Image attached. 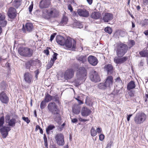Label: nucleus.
Segmentation results:
<instances>
[{
	"mask_svg": "<svg viewBox=\"0 0 148 148\" xmlns=\"http://www.w3.org/2000/svg\"><path fill=\"white\" fill-rule=\"evenodd\" d=\"M47 108L49 112L52 114L54 121L59 124H61L62 118L60 113V110L56 104L54 102H50Z\"/></svg>",
	"mask_w": 148,
	"mask_h": 148,
	"instance_id": "obj_1",
	"label": "nucleus"
},
{
	"mask_svg": "<svg viewBox=\"0 0 148 148\" xmlns=\"http://www.w3.org/2000/svg\"><path fill=\"white\" fill-rule=\"evenodd\" d=\"M116 55L118 57L123 56L127 52L128 50V47L125 44L121 42L116 44Z\"/></svg>",
	"mask_w": 148,
	"mask_h": 148,
	"instance_id": "obj_2",
	"label": "nucleus"
},
{
	"mask_svg": "<svg viewBox=\"0 0 148 148\" xmlns=\"http://www.w3.org/2000/svg\"><path fill=\"white\" fill-rule=\"evenodd\" d=\"M74 66L77 68L76 71H77L76 76L77 78L79 80H82L86 78L87 72L86 68L82 66L79 68L78 65H74Z\"/></svg>",
	"mask_w": 148,
	"mask_h": 148,
	"instance_id": "obj_3",
	"label": "nucleus"
},
{
	"mask_svg": "<svg viewBox=\"0 0 148 148\" xmlns=\"http://www.w3.org/2000/svg\"><path fill=\"white\" fill-rule=\"evenodd\" d=\"M19 53L21 56L28 57H31L33 54L32 49L27 47H22L18 50Z\"/></svg>",
	"mask_w": 148,
	"mask_h": 148,
	"instance_id": "obj_4",
	"label": "nucleus"
},
{
	"mask_svg": "<svg viewBox=\"0 0 148 148\" xmlns=\"http://www.w3.org/2000/svg\"><path fill=\"white\" fill-rule=\"evenodd\" d=\"M44 12H46L47 14L45 16L44 12L43 15L47 19L51 17H55L57 16L59 13L58 11L54 8H51L49 11L46 9L44 11Z\"/></svg>",
	"mask_w": 148,
	"mask_h": 148,
	"instance_id": "obj_5",
	"label": "nucleus"
},
{
	"mask_svg": "<svg viewBox=\"0 0 148 148\" xmlns=\"http://www.w3.org/2000/svg\"><path fill=\"white\" fill-rule=\"evenodd\" d=\"M146 119V115L143 113L137 114L134 118V121L137 124H140L143 123Z\"/></svg>",
	"mask_w": 148,
	"mask_h": 148,
	"instance_id": "obj_6",
	"label": "nucleus"
},
{
	"mask_svg": "<svg viewBox=\"0 0 148 148\" xmlns=\"http://www.w3.org/2000/svg\"><path fill=\"white\" fill-rule=\"evenodd\" d=\"M77 68L74 66V65L71 67V68L66 70L65 72L64 77L66 80L72 78L74 75V73Z\"/></svg>",
	"mask_w": 148,
	"mask_h": 148,
	"instance_id": "obj_7",
	"label": "nucleus"
},
{
	"mask_svg": "<svg viewBox=\"0 0 148 148\" xmlns=\"http://www.w3.org/2000/svg\"><path fill=\"white\" fill-rule=\"evenodd\" d=\"M63 46L66 47V49H67L70 48L72 47V49L73 50H74L76 47L75 41L74 40L68 37L65 40L64 45Z\"/></svg>",
	"mask_w": 148,
	"mask_h": 148,
	"instance_id": "obj_8",
	"label": "nucleus"
},
{
	"mask_svg": "<svg viewBox=\"0 0 148 148\" xmlns=\"http://www.w3.org/2000/svg\"><path fill=\"white\" fill-rule=\"evenodd\" d=\"M89 77L90 80L92 82H97L100 81L101 79L98 73L92 70L89 73Z\"/></svg>",
	"mask_w": 148,
	"mask_h": 148,
	"instance_id": "obj_9",
	"label": "nucleus"
},
{
	"mask_svg": "<svg viewBox=\"0 0 148 148\" xmlns=\"http://www.w3.org/2000/svg\"><path fill=\"white\" fill-rule=\"evenodd\" d=\"M55 140L57 144L59 146H63L64 145V135L61 133H58L55 136Z\"/></svg>",
	"mask_w": 148,
	"mask_h": 148,
	"instance_id": "obj_10",
	"label": "nucleus"
},
{
	"mask_svg": "<svg viewBox=\"0 0 148 148\" xmlns=\"http://www.w3.org/2000/svg\"><path fill=\"white\" fill-rule=\"evenodd\" d=\"M11 130L10 127L3 126L0 128V132L2 137L5 138L8 135V132Z\"/></svg>",
	"mask_w": 148,
	"mask_h": 148,
	"instance_id": "obj_11",
	"label": "nucleus"
},
{
	"mask_svg": "<svg viewBox=\"0 0 148 148\" xmlns=\"http://www.w3.org/2000/svg\"><path fill=\"white\" fill-rule=\"evenodd\" d=\"M113 18L112 14L109 13H105L102 16V19L105 22H108L112 20Z\"/></svg>",
	"mask_w": 148,
	"mask_h": 148,
	"instance_id": "obj_12",
	"label": "nucleus"
},
{
	"mask_svg": "<svg viewBox=\"0 0 148 148\" xmlns=\"http://www.w3.org/2000/svg\"><path fill=\"white\" fill-rule=\"evenodd\" d=\"M0 100L2 103L5 104L8 102V97L4 92H2L0 93Z\"/></svg>",
	"mask_w": 148,
	"mask_h": 148,
	"instance_id": "obj_13",
	"label": "nucleus"
},
{
	"mask_svg": "<svg viewBox=\"0 0 148 148\" xmlns=\"http://www.w3.org/2000/svg\"><path fill=\"white\" fill-rule=\"evenodd\" d=\"M88 61L91 65H97L98 62L97 58L95 56L92 55L88 57Z\"/></svg>",
	"mask_w": 148,
	"mask_h": 148,
	"instance_id": "obj_14",
	"label": "nucleus"
},
{
	"mask_svg": "<svg viewBox=\"0 0 148 148\" xmlns=\"http://www.w3.org/2000/svg\"><path fill=\"white\" fill-rule=\"evenodd\" d=\"M16 9L13 8H10L8 12V14L9 18L11 19L14 18L16 15Z\"/></svg>",
	"mask_w": 148,
	"mask_h": 148,
	"instance_id": "obj_15",
	"label": "nucleus"
},
{
	"mask_svg": "<svg viewBox=\"0 0 148 148\" xmlns=\"http://www.w3.org/2000/svg\"><path fill=\"white\" fill-rule=\"evenodd\" d=\"M32 75L29 72H26L24 75V79L25 81L28 84H30L33 81Z\"/></svg>",
	"mask_w": 148,
	"mask_h": 148,
	"instance_id": "obj_16",
	"label": "nucleus"
},
{
	"mask_svg": "<svg viewBox=\"0 0 148 148\" xmlns=\"http://www.w3.org/2000/svg\"><path fill=\"white\" fill-rule=\"evenodd\" d=\"M77 12L78 15L81 16L88 17L89 16L88 12L85 9H79L78 10Z\"/></svg>",
	"mask_w": 148,
	"mask_h": 148,
	"instance_id": "obj_17",
	"label": "nucleus"
},
{
	"mask_svg": "<svg viewBox=\"0 0 148 148\" xmlns=\"http://www.w3.org/2000/svg\"><path fill=\"white\" fill-rule=\"evenodd\" d=\"M113 77L111 76H108L106 79L105 84L107 87L111 88L113 85Z\"/></svg>",
	"mask_w": 148,
	"mask_h": 148,
	"instance_id": "obj_18",
	"label": "nucleus"
},
{
	"mask_svg": "<svg viewBox=\"0 0 148 148\" xmlns=\"http://www.w3.org/2000/svg\"><path fill=\"white\" fill-rule=\"evenodd\" d=\"M81 112L82 116H87L91 114V111L87 107H84L82 108Z\"/></svg>",
	"mask_w": 148,
	"mask_h": 148,
	"instance_id": "obj_19",
	"label": "nucleus"
},
{
	"mask_svg": "<svg viewBox=\"0 0 148 148\" xmlns=\"http://www.w3.org/2000/svg\"><path fill=\"white\" fill-rule=\"evenodd\" d=\"M65 39L62 36L59 35L56 37V41L57 43L60 45H64Z\"/></svg>",
	"mask_w": 148,
	"mask_h": 148,
	"instance_id": "obj_20",
	"label": "nucleus"
},
{
	"mask_svg": "<svg viewBox=\"0 0 148 148\" xmlns=\"http://www.w3.org/2000/svg\"><path fill=\"white\" fill-rule=\"evenodd\" d=\"M49 5V2L48 0H42L40 3V8H47Z\"/></svg>",
	"mask_w": 148,
	"mask_h": 148,
	"instance_id": "obj_21",
	"label": "nucleus"
},
{
	"mask_svg": "<svg viewBox=\"0 0 148 148\" xmlns=\"http://www.w3.org/2000/svg\"><path fill=\"white\" fill-rule=\"evenodd\" d=\"M80 106L79 105H74L72 108L73 112L75 114H78L80 112Z\"/></svg>",
	"mask_w": 148,
	"mask_h": 148,
	"instance_id": "obj_22",
	"label": "nucleus"
},
{
	"mask_svg": "<svg viewBox=\"0 0 148 148\" xmlns=\"http://www.w3.org/2000/svg\"><path fill=\"white\" fill-rule=\"evenodd\" d=\"M77 58L81 63H84L86 61V56L85 55H79Z\"/></svg>",
	"mask_w": 148,
	"mask_h": 148,
	"instance_id": "obj_23",
	"label": "nucleus"
},
{
	"mask_svg": "<svg viewBox=\"0 0 148 148\" xmlns=\"http://www.w3.org/2000/svg\"><path fill=\"white\" fill-rule=\"evenodd\" d=\"M135 87L136 85L134 82L132 80L128 84L127 89L128 90H130L135 88Z\"/></svg>",
	"mask_w": 148,
	"mask_h": 148,
	"instance_id": "obj_24",
	"label": "nucleus"
},
{
	"mask_svg": "<svg viewBox=\"0 0 148 148\" xmlns=\"http://www.w3.org/2000/svg\"><path fill=\"white\" fill-rule=\"evenodd\" d=\"M104 69L107 71L108 74H111L113 72V67L112 65H105Z\"/></svg>",
	"mask_w": 148,
	"mask_h": 148,
	"instance_id": "obj_25",
	"label": "nucleus"
},
{
	"mask_svg": "<svg viewBox=\"0 0 148 148\" xmlns=\"http://www.w3.org/2000/svg\"><path fill=\"white\" fill-rule=\"evenodd\" d=\"M40 61L38 59L35 60H29L27 62V63L25 65H32V64H39Z\"/></svg>",
	"mask_w": 148,
	"mask_h": 148,
	"instance_id": "obj_26",
	"label": "nucleus"
},
{
	"mask_svg": "<svg viewBox=\"0 0 148 148\" xmlns=\"http://www.w3.org/2000/svg\"><path fill=\"white\" fill-rule=\"evenodd\" d=\"M91 17L95 19H98L101 16V14L98 12H92L91 16Z\"/></svg>",
	"mask_w": 148,
	"mask_h": 148,
	"instance_id": "obj_27",
	"label": "nucleus"
},
{
	"mask_svg": "<svg viewBox=\"0 0 148 148\" xmlns=\"http://www.w3.org/2000/svg\"><path fill=\"white\" fill-rule=\"evenodd\" d=\"M16 123V119L14 118H12L6 123H8L9 126L13 127L15 126Z\"/></svg>",
	"mask_w": 148,
	"mask_h": 148,
	"instance_id": "obj_28",
	"label": "nucleus"
},
{
	"mask_svg": "<svg viewBox=\"0 0 148 148\" xmlns=\"http://www.w3.org/2000/svg\"><path fill=\"white\" fill-rule=\"evenodd\" d=\"M25 27L27 31L31 32L33 28V25L32 23H27L25 25Z\"/></svg>",
	"mask_w": 148,
	"mask_h": 148,
	"instance_id": "obj_29",
	"label": "nucleus"
},
{
	"mask_svg": "<svg viewBox=\"0 0 148 148\" xmlns=\"http://www.w3.org/2000/svg\"><path fill=\"white\" fill-rule=\"evenodd\" d=\"M21 0H15L13 3V5L17 8L21 5Z\"/></svg>",
	"mask_w": 148,
	"mask_h": 148,
	"instance_id": "obj_30",
	"label": "nucleus"
},
{
	"mask_svg": "<svg viewBox=\"0 0 148 148\" xmlns=\"http://www.w3.org/2000/svg\"><path fill=\"white\" fill-rule=\"evenodd\" d=\"M67 21L68 18L67 17L65 16H63L60 24V25L64 26L67 23Z\"/></svg>",
	"mask_w": 148,
	"mask_h": 148,
	"instance_id": "obj_31",
	"label": "nucleus"
},
{
	"mask_svg": "<svg viewBox=\"0 0 148 148\" xmlns=\"http://www.w3.org/2000/svg\"><path fill=\"white\" fill-rule=\"evenodd\" d=\"M58 54L54 52V54L53 55L52 58H51V60L50 61V62L52 65H53L55 61L57 59V56Z\"/></svg>",
	"mask_w": 148,
	"mask_h": 148,
	"instance_id": "obj_32",
	"label": "nucleus"
},
{
	"mask_svg": "<svg viewBox=\"0 0 148 148\" xmlns=\"http://www.w3.org/2000/svg\"><path fill=\"white\" fill-rule=\"evenodd\" d=\"M52 99V96H51L49 95L48 93H47L45 96L44 100L46 102H49L51 101Z\"/></svg>",
	"mask_w": 148,
	"mask_h": 148,
	"instance_id": "obj_33",
	"label": "nucleus"
},
{
	"mask_svg": "<svg viewBox=\"0 0 148 148\" xmlns=\"http://www.w3.org/2000/svg\"><path fill=\"white\" fill-rule=\"evenodd\" d=\"M55 126L53 125L50 124L49 125L46 129L47 133L48 134H49L50 131L52 130L53 129L55 128Z\"/></svg>",
	"mask_w": 148,
	"mask_h": 148,
	"instance_id": "obj_34",
	"label": "nucleus"
},
{
	"mask_svg": "<svg viewBox=\"0 0 148 148\" xmlns=\"http://www.w3.org/2000/svg\"><path fill=\"white\" fill-rule=\"evenodd\" d=\"M7 85L6 84L4 81H3L0 84V88L1 90H4L6 89Z\"/></svg>",
	"mask_w": 148,
	"mask_h": 148,
	"instance_id": "obj_35",
	"label": "nucleus"
},
{
	"mask_svg": "<svg viewBox=\"0 0 148 148\" xmlns=\"http://www.w3.org/2000/svg\"><path fill=\"white\" fill-rule=\"evenodd\" d=\"M52 100L53 101L56 102L58 104H60L59 99L58 96L57 95H56L54 96H52Z\"/></svg>",
	"mask_w": 148,
	"mask_h": 148,
	"instance_id": "obj_36",
	"label": "nucleus"
},
{
	"mask_svg": "<svg viewBox=\"0 0 148 148\" xmlns=\"http://www.w3.org/2000/svg\"><path fill=\"white\" fill-rule=\"evenodd\" d=\"M98 86L99 89L103 90L107 88L105 83H100L98 85Z\"/></svg>",
	"mask_w": 148,
	"mask_h": 148,
	"instance_id": "obj_37",
	"label": "nucleus"
},
{
	"mask_svg": "<svg viewBox=\"0 0 148 148\" xmlns=\"http://www.w3.org/2000/svg\"><path fill=\"white\" fill-rule=\"evenodd\" d=\"M90 132L91 136H95L97 135V132L93 127L91 129Z\"/></svg>",
	"mask_w": 148,
	"mask_h": 148,
	"instance_id": "obj_38",
	"label": "nucleus"
},
{
	"mask_svg": "<svg viewBox=\"0 0 148 148\" xmlns=\"http://www.w3.org/2000/svg\"><path fill=\"white\" fill-rule=\"evenodd\" d=\"M46 102L45 100L42 101L40 104V108L41 110L43 109L46 107Z\"/></svg>",
	"mask_w": 148,
	"mask_h": 148,
	"instance_id": "obj_39",
	"label": "nucleus"
},
{
	"mask_svg": "<svg viewBox=\"0 0 148 148\" xmlns=\"http://www.w3.org/2000/svg\"><path fill=\"white\" fill-rule=\"evenodd\" d=\"M73 25L75 26L76 27L78 28H80L83 27V25L79 22H75Z\"/></svg>",
	"mask_w": 148,
	"mask_h": 148,
	"instance_id": "obj_40",
	"label": "nucleus"
},
{
	"mask_svg": "<svg viewBox=\"0 0 148 148\" xmlns=\"http://www.w3.org/2000/svg\"><path fill=\"white\" fill-rule=\"evenodd\" d=\"M105 31L109 34H111L112 32V30L111 28L110 27H106L104 29Z\"/></svg>",
	"mask_w": 148,
	"mask_h": 148,
	"instance_id": "obj_41",
	"label": "nucleus"
},
{
	"mask_svg": "<svg viewBox=\"0 0 148 148\" xmlns=\"http://www.w3.org/2000/svg\"><path fill=\"white\" fill-rule=\"evenodd\" d=\"M4 123V117L2 116L0 118V127L3 126V125Z\"/></svg>",
	"mask_w": 148,
	"mask_h": 148,
	"instance_id": "obj_42",
	"label": "nucleus"
},
{
	"mask_svg": "<svg viewBox=\"0 0 148 148\" xmlns=\"http://www.w3.org/2000/svg\"><path fill=\"white\" fill-rule=\"evenodd\" d=\"M139 54L141 56L145 57L147 56V53L146 50H144L139 52Z\"/></svg>",
	"mask_w": 148,
	"mask_h": 148,
	"instance_id": "obj_43",
	"label": "nucleus"
},
{
	"mask_svg": "<svg viewBox=\"0 0 148 148\" xmlns=\"http://www.w3.org/2000/svg\"><path fill=\"white\" fill-rule=\"evenodd\" d=\"M11 118V115L9 114H7L5 115V122L7 123L10 120Z\"/></svg>",
	"mask_w": 148,
	"mask_h": 148,
	"instance_id": "obj_44",
	"label": "nucleus"
},
{
	"mask_svg": "<svg viewBox=\"0 0 148 148\" xmlns=\"http://www.w3.org/2000/svg\"><path fill=\"white\" fill-rule=\"evenodd\" d=\"M127 58L128 57L126 56L120 58L121 64H122L125 62L127 60Z\"/></svg>",
	"mask_w": 148,
	"mask_h": 148,
	"instance_id": "obj_45",
	"label": "nucleus"
},
{
	"mask_svg": "<svg viewBox=\"0 0 148 148\" xmlns=\"http://www.w3.org/2000/svg\"><path fill=\"white\" fill-rule=\"evenodd\" d=\"M143 26L148 25V19H145L141 23Z\"/></svg>",
	"mask_w": 148,
	"mask_h": 148,
	"instance_id": "obj_46",
	"label": "nucleus"
},
{
	"mask_svg": "<svg viewBox=\"0 0 148 148\" xmlns=\"http://www.w3.org/2000/svg\"><path fill=\"white\" fill-rule=\"evenodd\" d=\"M114 62L116 64H120V58H118L116 57L114 58Z\"/></svg>",
	"mask_w": 148,
	"mask_h": 148,
	"instance_id": "obj_47",
	"label": "nucleus"
},
{
	"mask_svg": "<svg viewBox=\"0 0 148 148\" xmlns=\"http://www.w3.org/2000/svg\"><path fill=\"white\" fill-rule=\"evenodd\" d=\"M7 23L6 21H4L0 22V25L1 27H4L6 26Z\"/></svg>",
	"mask_w": 148,
	"mask_h": 148,
	"instance_id": "obj_48",
	"label": "nucleus"
},
{
	"mask_svg": "<svg viewBox=\"0 0 148 148\" xmlns=\"http://www.w3.org/2000/svg\"><path fill=\"white\" fill-rule=\"evenodd\" d=\"M90 98L88 97H86L85 99L86 104L88 105H90Z\"/></svg>",
	"mask_w": 148,
	"mask_h": 148,
	"instance_id": "obj_49",
	"label": "nucleus"
},
{
	"mask_svg": "<svg viewBox=\"0 0 148 148\" xmlns=\"http://www.w3.org/2000/svg\"><path fill=\"white\" fill-rule=\"evenodd\" d=\"M5 17V15L4 14L0 13V21L3 20Z\"/></svg>",
	"mask_w": 148,
	"mask_h": 148,
	"instance_id": "obj_50",
	"label": "nucleus"
},
{
	"mask_svg": "<svg viewBox=\"0 0 148 148\" xmlns=\"http://www.w3.org/2000/svg\"><path fill=\"white\" fill-rule=\"evenodd\" d=\"M22 119L26 122L27 123H29L30 122V120H29L28 117H23L22 118Z\"/></svg>",
	"mask_w": 148,
	"mask_h": 148,
	"instance_id": "obj_51",
	"label": "nucleus"
},
{
	"mask_svg": "<svg viewBox=\"0 0 148 148\" xmlns=\"http://www.w3.org/2000/svg\"><path fill=\"white\" fill-rule=\"evenodd\" d=\"M80 97L78 96L77 98H75V99L77 101L78 103L79 104H81L83 103V102L80 99Z\"/></svg>",
	"mask_w": 148,
	"mask_h": 148,
	"instance_id": "obj_52",
	"label": "nucleus"
},
{
	"mask_svg": "<svg viewBox=\"0 0 148 148\" xmlns=\"http://www.w3.org/2000/svg\"><path fill=\"white\" fill-rule=\"evenodd\" d=\"M56 35V34L55 33H53L52 35H51L50 37V40L51 41H52V40L55 37V36Z\"/></svg>",
	"mask_w": 148,
	"mask_h": 148,
	"instance_id": "obj_53",
	"label": "nucleus"
},
{
	"mask_svg": "<svg viewBox=\"0 0 148 148\" xmlns=\"http://www.w3.org/2000/svg\"><path fill=\"white\" fill-rule=\"evenodd\" d=\"M104 136L103 134H101L99 136V139L101 141H102L104 139Z\"/></svg>",
	"mask_w": 148,
	"mask_h": 148,
	"instance_id": "obj_54",
	"label": "nucleus"
},
{
	"mask_svg": "<svg viewBox=\"0 0 148 148\" xmlns=\"http://www.w3.org/2000/svg\"><path fill=\"white\" fill-rule=\"evenodd\" d=\"M35 77L36 78V79H38V75L39 74V71L38 70L35 71Z\"/></svg>",
	"mask_w": 148,
	"mask_h": 148,
	"instance_id": "obj_55",
	"label": "nucleus"
},
{
	"mask_svg": "<svg viewBox=\"0 0 148 148\" xmlns=\"http://www.w3.org/2000/svg\"><path fill=\"white\" fill-rule=\"evenodd\" d=\"M33 8V4H32L29 7V12H32V9Z\"/></svg>",
	"mask_w": 148,
	"mask_h": 148,
	"instance_id": "obj_56",
	"label": "nucleus"
},
{
	"mask_svg": "<svg viewBox=\"0 0 148 148\" xmlns=\"http://www.w3.org/2000/svg\"><path fill=\"white\" fill-rule=\"evenodd\" d=\"M132 114H131L127 115V120L129 122L130 119V117L132 116Z\"/></svg>",
	"mask_w": 148,
	"mask_h": 148,
	"instance_id": "obj_57",
	"label": "nucleus"
},
{
	"mask_svg": "<svg viewBox=\"0 0 148 148\" xmlns=\"http://www.w3.org/2000/svg\"><path fill=\"white\" fill-rule=\"evenodd\" d=\"M43 139L44 140V143H48L46 136L45 134L44 135Z\"/></svg>",
	"mask_w": 148,
	"mask_h": 148,
	"instance_id": "obj_58",
	"label": "nucleus"
},
{
	"mask_svg": "<svg viewBox=\"0 0 148 148\" xmlns=\"http://www.w3.org/2000/svg\"><path fill=\"white\" fill-rule=\"evenodd\" d=\"M77 121V119L76 118L71 119V122L73 123H76Z\"/></svg>",
	"mask_w": 148,
	"mask_h": 148,
	"instance_id": "obj_59",
	"label": "nucleus"
},
{
	"mask_svg": "<svg viewBox=\"0 0 148 148\" xmlns=\"http://www.w3.org/2000/svg\"><path fill=\"white\" fill-rule=\"evenodd\" d=\"M68 9L71 12H72L73 10V8L71 5H69L68 6Z\"/></svg>",
	"mask_w": 148,
	"mask_h": 148,
	"instance_id": "obj_60",
	"label": "nucleus"
},
{
	"mask_svg": "<svg viewBox=\"0 0 148 148\" xmlns=\"http://www.w3.org/2000/svg\"><path fill=\"white\" fill-rule=\"evenodd\" d=\"M44 53L47 56L49 54V51L47 49H45L44 51Z\"/></svg>",
	"mask_w": 148,
	"mask_h": 148,
	"instance_id": "obj_61",
	"label": "nucleus"
},
{
	"mask_svg": "<svg viewBox=\"0 0 148 148\" xmlns=\"http://www.w3.org/2000/svg\"><path fill=\"white\" fill-rule=\"evenodd\" d=\"M102 131V129L101 128L98 127L97 129V132L100 133Z\"/></svg>",
	"mask_w": 148,
	"mask_h": 148,
	"instance_id": "obj_62",
	"label": "nucleus"
},
{
	"mask_svg": "<svg viewBox=\"0 0 148 148\" xmlns=\"http://www.w3.org/2000/svg\"><path fill=\"white\" fill-rule=\"evenodd\" d=\"M130 43L132 45V46H133L135 44V42L134 40H131L130 41Z\"/></svg>",
	"mask_w": 148,
	"mask_h": 148,
	"instance_id": "obj_63",
	"label": "nucleus"
},
{
	"mask_svg": "<svg viewBox=\"0 0 148 148\" xmlns=\"http://www.w3.org/2000/svg\"><path fill=\"white\" fill-rule=\"evenodd\" d=\"M50 148H57L55 145H51L50 146Z\"/></svg>",
	"mask_w": 148,
	"mask_h": 148,
	"instance_id": "obj_64",
	"label": "nucleus"
}]
</instances>
